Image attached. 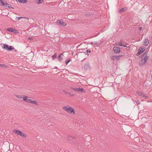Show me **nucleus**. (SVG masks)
I'll return each mask as SVG.
<instances>
[{
	"instance_id": "72a5a7b5",
	"label": "nucleus",
	"mask_w": 152,
	"mask_h": 152,
	"mask_svg": "<svg viewBox=\"0 0 152 152\" xmlns=\"http://www.w3.org/2000/svg\"><path fill=\"white\" fill-rule=\"evenodd\" d=\"M6 66L4 64H0V67H2Z\"/></svg>"
},
{
	"instance_id": "a211bd4d",
	"label": "nucleus",
	"mask_w": 152,
	"mask_h": 152,
	"mask_svg": "<svg viewBox=\"0 0 152 152\" xmlns=\"http://www.w3.org/2000/svg\"><path fill=\"white\" fill-rule=\"evenodd\" d=\"M31 103L33 104H35L36 105H38L37 102L36 101H33L32 100H31Z\"/></svg>"
},
{
	"instance_id": "5701e85b",
	"label": "nucleus",
	"mask_w": 152,
	"mask_h": 152,
	"mask_svg": "<svg viewBox=\"0 0 152 152\" xmlns=\"http://www.w3.org/2000/svg\"><path fill=\"white\" fill-rule=\"evenodd\" d=\"M140 49V50L142 51L143 52H144L145 50V47L143 46L142 47H140L139 48Z\"/></svg>"
},
{
	"instance_id": "f03ea898",
	"label": "nucleus",
	"mask_w": 152,
	"mask_h": 152,
	"mask_svg": "<svg viewBox=\"0 0 152 152\" xmlns=\"http://www.w3.org/2000/svg\"><path fill=\"white\" fill-rule=\"evenodd\" d=\"M141 59L139 62V66L140 67L142 66V65H145L148 60L147 59L146 57L145 58H142Z\"/></svg>"
},
{
	"instance_id": "49530a36",
	"label": "nucleus",
	"mask_w": 152,
	"mask_h": 152,
	"mask_svg": "<svg viewBox=\"0 0 152 152\" xmlns=\"http://www.w3.org/2000/svg\"><path fill=\"white\" fill-rule=\"evenodd\" d=\"M101 43V42L100 43H99V44H100Z\"/></svg>"
},
{
	"instance_id": "7ed1b4c3",
	"label": "nucleus",
	"mask_w": 152,
	"mask_h": 152,
	"mask_svg": "<svg viewBox=\"0 0 152 152\" xmlns=\"http://www.w3.org/2000/svg\"><path fill=\"white\" fill-rule=\"evenodd\" d=\"M123 56H124L123 55H120L116 56H113L111 57V59L113 60V61H115L116 60H118L122 57H123Z\"/></svg>"
},
{
	"instance_id": "9d476101",
	"label": "nucleus",
	"mask_w": 152,
	"mask_h": 152,
	"mask_svg": "<svg viewBox=\"0 0 152 152\" xmlns=\"http://www.w3.org/2000/svg\"><path fill=\"white\" fill-rule=\"evenodd\" d=\"M2 6H5L6 7H7L8 8H12V7L11 5L9 4L7 2H4V3H3V5Z\"/></svg>"
},
{
	"instance_id": "6e6552de",
	"label": "nucleus",
	"mask_w": 152,
	"mask_h": 152,
	"mask_svg": "<svg viewBox=\"0 0 152 152\" xmlns=\"http://www.w3.org/2000/svg\"><path fill=\"white\" fill-rule=\"evenodd\" d=\"M84 69L86 70L90 69V66L88 63H87L85 64Z\"/></svg>"
},
{
	"instance_id": "f257e3e1",
	"label": "nucleus",
	"mask_w": 152,
	"mask_h": 152,
	"mask_svg": "<svg viewBox=\"0 0 152 152\" xmlns=\"http://www.w3.org/2000/svg\"><path fill=\"white\" fill-rule=\"evenodd\" d=\"M136 93L138 95L144 98V99H147L149 98V96L146 94L142 91H138Z\"/></svg>"
},
{
	"instance_id": "dca6fc26",
	"label": "nucleus",
	"mask_w": 152,
	"mask_h": 152,
	"mask_svg": "<svg viewBox=\"0 0 152 152\" xmlns=\"http://www.w3.org/2000/svg\"><path fill=\"white\" fill-rule=\"evenodd\" d=\"M118 45L120 46H123L124 47H126V46L125 45V43L124 42V43H123L122 42H121V41H120V43Z\"/></svg>"
},
{
	"instance_id": "c85d7f7f",
	"label": "nucleus",
	"mask_w": 152,
	"mask_h": 152,
	"mask_svg": "<svg viewBox=\"0 0 152 152\" xmlns=\"http://www.w3.org/2000/svg\"><path fill=\"white\" fill-rule=\"evenodd\" d=\"M25 96V95H18V98L22 99Z\"/></svg>"
},
{
	"instance_id": "473e14b6",
	"label": "nucleus",
	"mask_w": 152,
	"mask_h": 152,
	"mask_svg": "<svg viewBox=\"0 0 152 152\" xmlns=\"http://www.w3.org/2000/svg\"><path fill=\"white\" fill-rule=\"evenodd\" d=\"M72 89L74 91L78 92V88H72Z\"/></svg>"
},
{
	"instance_id": "4c0bfd02",
	"label": "nucleus",
	"mask_w": 152,
	"mask_h": 152,
	"mask_svg": "<svg viewBox=\"0 0 152 152\" xmlns=\"http://www.w3.org/2000/svg\"><path fill=\"white\" fill-rule=\"evenodd\" d=\"M0 3H1V4L2 5H3V3H4V2H3L1 0H0Z\"/></svg>"
},
{
	"instance_id": "c756f323",
	"label": "nucleus",
	"mask_w": 152,
	"mask_h": 152,
	"mask_svg": "<svg viewBox=\"0 0 152 152\" xmlns=\"http://www.w3.org/2000/svg\"><path fill=\"white\" fill-rule=\"evenodd\" d=\"M100 4H99L98 5V6L99 7V8H98V10H96V11H97L98 12H100V10H101V8H100Z\"/></svg>"
},
{
	"instance_id": "f8f14e48",
	"label": "nucleus",
	"mask_w": 152,
	"mask_h": 152,
	"mask_svg": "<svg viewBox=\"0 0 152 152\" xmlns=\"http://www.w3.org/2000/svg\"><path fill=\"white\" fill-rule=\"evenodd\" d=\"M67 112L70 113H72L73 114L75 113L74 109L71 107H69V109Z\"/></svg>"
},
{
	"instance_id": "cd10ccee",
	"label": "nucleus",
	"mask_w": 152,
	"mask_h": 152,
	"mask_svg": "<svg viewBox=\"0 0 152 152\" xmlns=\"http://www.w3.org/2000/svg\"><path fill=\"white\" fill-rule=\"evenodd\" d=\"M57 56V54L55 53L52 56V58L53 59H55Z\"/></svg>"
},
{
	"instance_id": "4468645a",
	"label": "nucleus",
	"mask_w": 152,
	"mask_h": 152,
	"mask_svg": "<svg viewBox=\"0 0 152 152\" xmlns=\"http://www.w3.org/2000/svg\"><path fill=\"white\" fill-rule=\"evenodd\" d=\"M85 92V90L83 88H78V92H80L84 93Z\"/></svg>"
},
{
	"instance_id": "f3484780",
	"label": "nucleus",
	"mask_w": 152,
	"mask_h": 152,
	"mask_svg": "<svg viewBox=\"0 0 152 152\" xmlns=\"http://www.w3.org/2000/svg\"><path fill=\"white\" fill-rule=\"evenodd\" d=\"M58 22L61 25L64 26V22H63V20H59L58 21H57L56 23H57Z\"/></svg>"
},
{
	"instance_id": "4be33fe9",
	"label": "nucleus",
	"mask_w": 152,
	"mask_h": 152,
	"mask_svg": "<svg viewBox=\"0 0 152 152\" xmlns=\"http://www.w3.org/2000/svg\"><path fill=\"white\" fill-rule=\"evenodd\" d=\"M101 14L99 12H97L96 13V18H99V17L100 16Z\"/></svg>"
},
{
	"instance_id": "393cba45",
	"label": "nucleus",
	"mask_w": 152,
	"mask_h": 152,
	"mask_svg": "<svg viewBox=\"0 0 152 152\" xmlns=\"http://www.w3.org/2000/svg\"><path fill=\"white\" fill-rule=\"evenodd\" d=\"M63 109L67 111V112L69 110V107L67 106L64 107H63Z\"/></svg>"
},
{
	"instance_id": "a878e982",
	"label": "nucleus",
	"mask_w": 152,
	"mask_h": 152,
	"mask_svg": "<svg viewBox=\"0 0 152 152\" xmlns=\"http://www.w3.org/2000/svg\"><path fill=\"white\" fill-rule=\"evenodd\" d=\"M20 136H22L24 138H26L27 137V135L25 134L24 133H21V134Z\"/></svg>"
},
{
	"instance_id": "b1692460",
	"label": "nucleus",
	"mask_w": 152,
	"mask_h": 152,
	"mask_svg": "<svg viewBox=\"0 0 152 152\" xmlns=\"http://www.w3.org/2000/svg\"><path fill=\"white\" fill-rule=\"evenodd\" d=\"M18 1L21 3H26L27 2V0H18Z\"/></svg>"
},
{
	"instance_id": "aec40b11",
	"label": "nucleus",
	"mask_w": 152,
	"mask_h": 152,
	"mask_svg": "<svg viewBox=\"0 0 152 152\" xmlns=\"http://www.w3.org/2000/svg\"><path fill=\"white\" fill-rule=\"evenodd\" d=\"M8 47L9 46L6 44H4L3 45V48L7 50V49L8 48Z\"/></svg>"
},
{
	"instance_id": "f704fd0d",
	"label": "nucleus",
	"mask_w": 152,
	"mask_h": 152,
	"mask_svg": "<svg viewBox=\"0 0 152 152\" xmlns=\"http://www.w3.org/2000/svg\"><path fill=\"white\" fill-rule=\"evenodd\" d=\"M18 32V31L15 29L13 30V31H12V32L15 33H17Z\"/></svg>"
},
{
	"instance_id": "c9c22d12",
	"label": "nucleus",
	"mask_w": 152,
	"mask_h": 152,
	"mask_svg": "<svg viewBox=\"0 0 152 152\" xmlns=\"http://www.w3.org/2000/svg\"><path fill=\"white\" fill-rule=\"evenodd\" d=\"M23 18V17H16V18H17V19L18 20H20V19H21V18Z\"/></svg>"
},
{
	"instance_id": "20e7f679",
	"label": "nucleus",
	"mask_w": 152,
	"mask_h": 152,
	"mask_svg": "<svg viewBox=\"0 0 152 152\" xmlns=\"http://www.w3.org/2000/svg\"><path fill=\"white\" fill-rule=\"evenodd\" d=\"M148 52L147 51H145L142 55L140 56L141 58H145L146 57L147 59H148L149 57L147 56Z\"/></svg>"
},
{
	"instance_id": "7c9ffc66",
	"label": "nucleus",
	"mask_w": 152,
	"mask_h": 152,
	"mask_svg": "<svg viewBox=\"0 0 152 152\" xmlns=\"http://www.w3.org/2000/svg\"><path fill=\"white\" fill-rule=\"evenodd\" d=\"M135 102H136V104L137 105H139L140 104V102L139 100H137V101H135Z\"/></svg>"
},
{
	"instance_id": "37998d69",
	"label": "nucleus",
	"mask_w": 152,
	"mask_h": 152,
	"mask_svg": "<svg viewBox=\"0 0 152 152\" xmlns=\"http://www.w3.org/2000/svg\"><path fill=\"white\" fill-rule=\"evenodd\" d=\"M83 53V54L84 53H82V52H80V53Z\"/></svg>"
},
{
	"instance_id": "e433bc0d",
	"label": "nucleus",
	"mask_w": 152,
	"mask_h": 152,
	"mask_svg": "<svg viewBox=\"0 0 152 152\" xmlns=\"http://www.w3.org/2000/svg\"><path fill=\"white\" fill-rule=\"evenodd\" d=\"M86 52L88 53H89L91 52V51L90 50H86Z\"/></svg>"
},
{
	"instance_id": "423d86ee",
	"label": "nucleus",
	"mask_w": 152,
	"mask_h": 152,
	"mask_svg": "<svg viewBox=\"0 0 152 152\" xmlns=\"http://www.w3.org/2000/svg\"><path fill=\"white\" fill-rule=\"evenodd\" d=\"M64 57V56L63 53L60 55L58 57V61L59 62H61L63 59V58Z\"/></svg>"
},
{
	"instance_id": "de8ad7c7",
	"label": "nucleus",
	"mask_w": 152,
	"mask_h": 152,
	"mask_svg": "<svg viewBox=\"0 0 152 152\" xmlns=\"http://www.w3.org/2000/svg\"><path fill=\"white\" fill-rule=\"evenodd\" d=\"M95 5L96 6V4H95Z\"/></svg>"
},
{
	"instance_id": "a19ab883",
	"label": "nucleus",
	"mask_w": 152,
	"mask_h": 152,
	"mask_svg": "<svg viewBox=\"0 0 152 152\" xmlns=\"http://www.w3.org/2000/svg\"><path fill=\"white\" fill-rule=\"evenodd\" d=\"M95 44H96V45H99V44H98L97 43V42H96Z\"/></svg>"
},
{
	"instance_id": "39448f33",
	"label": "nucleus",
	"mask_w": 152,
	"mask_h": 152,
	"mask_svg": "<svg viewBox=\"0 0 152 152\" xmlns=\"http://www.w3.org/2000/svg\"><path fill=\"white\" fill-rule=\"evenodd\" d=\"M114 52L115 53H118L120 52V49L119 48L114 47L113 48Z\"/></svg>"
},
{
	"instance_id": "2f4dec72",
	"label": "nucleus",
	"mask_w": 152,
	"mask_h": 152,
	"mask_svg": "<svg viewBox=\"0 0 152 152\" xmlns=\"http://www.w3.org/2000/svg\"><path fill=\"white\" fill-rule=\"evenodd\" d=\"M38 2L37 3L38 4H39L42 3L43 2L42 0H38Z\"/></svg>"
},
{
	"instance_id": "c03bdc74",
	"label": "nucleus",
	"mask_w": 152,
	"mask_h": 152,
	"mask_svg": "<svg viewBox=\"0 0 152 152\" xmlns=\"http://www.w3.org/2000/svg\"><path fill=\"white\" fill-rule=\"evenodd\" d=\"M31 38H30V37H29V38H28V39H31Z\"/></svg>"
},
{
	"instance_id": "bb28decb",
	"label": "nucleus",
	"mask_w": 152,
	"mask_h": 152,
	"mask_svg": "<svg viewBox=\"0 0 152 152\" xmlns=\"http://www.w3.org/2000/svg\"><path fill=\"white\" fill-rule=\"evenodd\" d=\"M72 59H69V60H66L65 61V64L66 65H67V64L70 61H71Z\"/></svg>"
},
{
	"instance_id": "ea45409f",
	"label": "nucleus",
	"mask_w": 152,
	"mask_h": 152,
	"mask_svg": "<svg viewBox=\"0 0 152 152\" xmlns=\"http://www.w3.org/2000/svg\"><path fill=\"white\" fill-rule=\"evenodd\" d=\"M14 96L16 97L17 98H18V95H17V94H15L14 95Z\"/></svg>"
},
{
	"instance_id": "ddd939ff",
	"label": "nucleus",
	"mask_w": 152,
	"mask_h": 152,
	"mask_svg": "<svg viewBox=\"0 0 152 152\" xmlns=\"http://www.w3.org/2000/svg\"><path fill=\"white\" fill-rule=\"evenodd\" d=\"M13 132L15 134H17L18 135H19L20 136L22 132L20 130H16L15 129L14 130Z\"/></svg>"
},
{
	"instance_id": "09e8293b",
	"label": "nucleus",
	"mask_w": 152,
	"mask_h": 152,
	"mask_svg": "<svg viewBox=\"0 0 152 152\" xmlns=\"http://www.w3.org/2000/svg\"><path fill=\"white\" fill-rule=\"evenodd\" d=\"M101 2V1H99V2Z\"/></svg>"
},
{
	"instance_id": "1a4fd4ad",
	"label": "nucleus",
	"mask_w": 152,
	"mask_h": 152,
	"mask_svg": "<svg viewBox=\"0 0 152 152\" xmlns=\"http://www.w3.org/2000/svg\"><path fill=\"white\" fill-rule=\"evenodd\" d=\"M28 96H25L23 98V100H24L26 102L31 103V99H28Z\"/></svg>"
},
{
	"instance_id": "2eb2a0df",
	"label": "nucleus",
	"mask_w": 152,
	"mask_h": 152,
	"mask_svg": "<svg viewBox=\"0 0 152 152\" xmlns=\"http://www.w3.org/2000/svg\"><path fill=\"white\" fill-rule=\"evenodd\" d=\"M13 50H15V49L12 46H9L8 48L7 49V50L8 51H12Z\"/></svg>"
},
{
	"instance_id": "0eeeda50",
	"label": "nucleus",
	"mask_w": 152,
	"mask_h": 152,
	"mask_svg": "<svg viewBox=\"0 0 152 152\" xmlns=\"http://www.w3.org/2000/svg\"><path fill=\"white\" fill-rule=\"evenodd\" d=\"M128 9V7H123L119 10V12L120 13H122L124 11H126Z\"/></svg>"
},
{
	"instance_id": "79ce46f5",
	"label": "nucleus",
	"mask_w": 152,
	"mask_h": 152,
	"mask_svg": "<svg viewBox=\"0 0 152 152\" xmlns=\"http://www.w3.org/2000/svg\"><path fill=\"white\" fill-rule=\"evenodd\" d=\"M95 94H96H96H97V95H98V93L97 92H96Z\"/></svg>"
},
{
	"instance_id": "6ab92c4d",
	"label": "nucleus",
	"mask_w": 152,
	"mask_h": 152,
	"mask_svg": "<svg viewBox=\"0 0 152 152\" xmlns=\"http://www.w3.org/2000/svg\"><path fill=\"white\" fill-rule=\"evenodd\" d=\"M13 28H8L6 29V31L10 32H12V31H13Z\"/></svg>"
},
{
	"instance_id": "9b49d317",
	"label": "nucleus",
	"mask_w": 152,
	"mask_h": 152,
	"mask_svg": "<svg viewBox=\"0 0 152 152\" xmlns=\"http://www.w3.org/2000/svg\"><path fill=\"white\" fill-rule=\"evenodd\" d=\"M149 43V41L148 39H145L144 41L143 45L145 46H147Z\"/></svg>"
},
{
	"instance_id": "a18cd8bd",
	"label": "nucleus",
	"mask_w": 152,
	"mask_h": 152,
	"mask_svg": "<svg viewBox=\"0 0 152 152\" xmlns=\"http://www.w3.org/2000/svg\"><path fill=\"white\" fill-rule=\"evenodd\" d=\"M126 47H127V49H129V47H127V46H126Z\"/></svg>"
},
{
	"instance_id": "412c9836",
	"label": "nucleus",
	"mask_w": 152,
	"mask_h": 152,
	"mask_svg": "<svg viewBox=\"0 0 152 152\" xmlns=\"http://www.w3.org/2000/svg\"><path fill=\"white\" fill-rule=\"evenodd\" d=\"M143 52L142 51H141L140 50V49H139L138 51V53L136 54V55L137 56H139V55L141 53H142Z\"/></svg>"
},
{
	"instance_id": "58836bf2",
	"label": "nucleus",
	"mask_w": 152,
	"mask_h": 152,
	"mask_svg": "<svg viewBox=\"0 0 152 152\" xmlns=\"http://www.w3.org/2000/svg\"><path fill=\"white\" fill-rule=\"evenodd\" d=\"M142 29V27H139V30L140 31H141Z\"/></svg>"
}]
</instances>
